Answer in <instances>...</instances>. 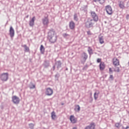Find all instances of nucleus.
<instances>
[{
  "instance_id": "36",
  "label": "nucleus",
  "mask_w": 129,
  "mask_h": 129,
  "mask_svg": "<svg viewBox=\"0 0 129 129\" xmlns=\"http://www.w3.org/2000/svg\"><path fill=\"white\" fill-rule=\"evenodd\" d=\"M55 69H56V66L53 65V67H52V69H51V70H52V71H55Z\"/></svg>"
},
{
  "instance_id": "8",
  "label": "nucleus",
  "mask_w": 129,
  "mask_h": 129,
  "mask_svg": "<svg viewBox=\"0 0 129 129\" xmlns=\"http://www.w3.org/2000/svg\"><path fill=\"white\" fill-rule=\"evenodd\" d=\"M85 27L88 29H89L93 27V23L91 22V21H87L86 23H85Z\"/></svg>"
},
{
  "instance_id": "20",
  "label": "nucleus",
  "mask_w": 129,
  "mask_h": 129,
  "mask_svg": "<svg viewBox=\"0 0 129 129\" xmlns=\"http://www.w3.org/2000/svg\"><path fill=\"white\" fill-rule=\"evenodd\" d=\"M40 50L41 54H44L45 53V47L43 45L40 46Z\"/></svg>"
},
{
  "instance_id": "26",
  "label": "nucleus",
  "mask_w": 129,
  "mask_h": 129,
  "mask_svg": "<svg viewBox=\"0 0 129 129\" xmlns=\"http://www.w3.org/2000/svg\"><path fill=\"white\" fill-rule=\"evenodd\" d=\"M24 48L25 49V52H29V51H30V49L29 48V47L27 46V45H24Z\"/></svg>"
},
{
  "instance_id": "41",
  "label": "nucleus",
  "mask_w": 129,
  "mask_h": 129,
  "mask_svg": "<svg viewBox=\"0 0 129 129\" xmlns=\"http://www.w3.org/2000/svg\"><path fill=\"white\" fill-rule=\"evenodd\" d=\"M125 129H129V126H127Z\"/></svg>"
},
{
  "instance_id": "6",
  "label": "nucleus",
  "mask_w": 129,
  "mask_h": 129,
  "mask_svg": "<svg viewBox=\"0 0 129 129\" xmlns=\"http://www.w3.org/2000/svg\"><path fill=\"white\" fill-rule=\"evenodd\" d=\"M91 15L95 22H97L98 21V16L94 11L91 12Z\"/></svg>"
},
{
  "instance_id": "40",
  "label": "nucleus",
  "mask_w": 129,
  "mask_h": 129,
  "mask_svg": "<svg viewBox=\"0 0 129 129\" xmlns=\"http://www.w3.org/2000/svg\"><path fill=\"white\" fill-rule=\"evenodd\" d=\"M87 33L88 35H92L91 32H90V31H87Z\"/></svg>"
},
{
  "instance_id": "23",
  "label": "nucleus",
  "mask_w": 129,
  "mask_h": 129,
  "mask_svg": "<svg viewBox=\"0 0 129 129\" xmlns=\"http://www.w3.org/2000/svg\"><path fill=\"white\" fill-rule=\"evenodd\" d=\"M51 118L52 119L54 120L56 118V114L54 111L52 112L51 113Z\"/></svg>"
},
{
  "instance_id": "37",
  "label": "nucleus",
  "mask_w": 129,
  "mask_h": 129,
  "mask_svg": "<svg viewBox=\"0 0 129 129\" xmlns=\"http://www.w3.org/2000/svg\"><path fill=\"white\" fill-rule=\"evenodd\" d=\"M115 125L116 127H118V128H119V123H116Z\"/></svg>"
},
{
  "instance_id": "30",
  "label": "nucleus",
  "mask_w": 129,
  "mask_h": 129,
  "mask_svg": "<svg viewBox=\"0 0 129 129\" xmlns=\"http://www.w3.org/2000/svg\"><path fill=\"white\" fill-rule=\"evenodd\" d=\"M94 97L95 100H96V99H97V98H98V94L96 92H95L94 94Z\"/></svg>"
},
{
  "instance_id": "2",
  "label": "nucleus",
  "mask_w": 129,
  "mask_h": 129,
  "mask_svg": "<svg viewBox=\"0 0 129 129\" xmlns=\"http://www.w3.org/2000/svg\"><path fill=\"white\" fill-rule=\"evenodd\" d=\"M0 78L2 81H8L9 79V73H5L1 75Z\"/></svg>"
},
{
  "instance_id": "14",
  "label": "nucleus",
  "mask_w": 129,
  "mask_h": 129,
  "mask_svg": "<svg viewBox=\"0 0 129 129\" xmlns=\"http://www.w3.org/2000/svg\"><path fill=\"white\" fill-rule=\"evenodd\" d=\"M69 27L71 30H74L75 29V23L73 21H71L69 24Z\"/></svg>"
},
{
  "instance_id": "39",
  "label": "nucleus",
  "mask_w": 129,
  "mask_h": 129,
  "mask_svg": "<svg viewBox=\"0 0 129 129\" xmlns=\"http://www.w3.org/2000/svg\"><path fill=\"white\" fill-rule=\"evenodd\" d=\"M109 79H111V80H113L114 79L113 76L112 75H110Z\"/></svg>"
},
{
  "instance_id": "13",
  "label": "nucleus",
  "mask_w": 129,
  "mask_h": 129,
  "mask_svg": "<svg viewBox=\"0 0 129 129\" xmlns=\"http://www.w3.org/2000/svg\"><path fill=\"white\" fill-rule=\"evenodd\" d=\"M55 65L56 66L57 70H59V69L62 67V62L60 60H58L55 62Z\"/></svg>"
},
{
  "instance_id": "34",
  "label": "nucleus",
  "mask_w": 129,
  "mask_h": 129,
  "mask_svg": "<svg viewBox=\"0 0 129 129\" xmlns=\"http://www.w3.org/2000/svg\"><path fill=\"white\" fill-rule=\"evenodd\" d=\"M100 5H103V4H104V3H105V0H101L99 2Z\"/></svg>"
},
{
  "instance_id": "46",
  "label": "nucleus",
  "mask_w": 129,
  "mask_h": 129,
  "mask_svg": "<svg viewBox=\"0 0 129 129\" xmlns=\"http://www.w3.org/2000/svg\"><path fill=\"white\" fill-rule=\"evenodd\" d=\"M26 18H29V15H27V16H26Z\"/></svg>"
},
{
  "instance_id": "12",
  "label": "nucleus",
  "mask_w": 129,
  "mask_h": 129,
  "mask_svg": "<svg viewBox=\"0 0 129 129\" xmlns=\"http://www.w3.org/2000/svg\"><path fill=\"white\" fill-rule=\"evenodd\" d=\"M36 20V17L34 16L32 19L29 21L30 27H34L35 26V20Z\"/></svg>"
},
{
  "instance_id": "31",
  "label": "nucleus",
  "mask_w": 129,
  "mask_h": 129,
  "mask_svg": "<svg viewBox=\"0 0 129 129\" xmlns=\"http://www.w3.org/2000/svg\"><path fill=\"white\" fill-rule=\"evenodd\" d=\"M62 36L63 38H67L68 37H69L70 35L67 33H63L62 34Z\"/></svg>"
},
{
  "instance_id": "4",
  "label": "nucleus",
  "mask_w": 129,
  "mask_h": 129,
  "mask_svg": "<svg viewBox=\"0 0 129 129\" xmlns=\"http://www.w3.org/2000/svg\"><path fill=\"white\" fill-rule=\"evenodd\" d=\"M105 10L108 15H112V8L110 5H108L105 7Z\"/></svg>"
},
{
  "instance_id": "27",
  "label": "nucleus",
  "mask_w": 129,
  "mask_h": 129,
  "mask_svg": "<svg viewBox=\"0 0 129 129\" xmlns=\"http://www.w3.org/2000/svg\"><path fill=\"white\" fill-rule=\"evenodd\" d=\"M119 8H120V9H124V5H123V2H120L119 4Z\"/></svg>"
},
{
  "instance_id": "1",
  "label": "nucleus",
  "mask_w": 129,
  "mask_h": 129,
  "mask_svg": "<svg viewBox=\"0 0 129 129\" xmlns=\"http://www.w3.org/2000/svg\"><path fill=\"white\" fill-rule=\"evenodd\" d=\"M48 39L51 44H54L57 41V36L55 34V30L51 29L48 33Z\"/></svg>"
},
{
  "instance_id": "29",
  "label": "nucleus",
  "mask_w": 129,
  "mask_h": 129,
  "mask_svg": "<svg viewBox=\"0 0 129 129\" xmlns=\"http://www.w3.org/2000/svg\"><path fill=\"white\" fill-rule=\"evenodd\" d=\"M32 86L30 85L29 86V88L30 89H34V88H36V86L35 85H33V83H31Z\"/></svg>"
},
{
  "instance_id": "3",
  "label": "nucleus",
  "mask_w": 129,
  "mask_h": 129,
  "mask_svg": "<svg viewBox=\"0 0 129 129\" xmlns=\"http://www.w3.org/2000/svg\"><path fill=\"white\" fill-rule=\"evenodd\" d=\"M48 16H45L43 19H42V23L44 26H48L49 25V19L48 18Z\"/></svg>"
},
{
  "instance_id": "38",
  "label": "nucleus",
  "mask_w": 129,
  "mask_h": 129,
  "mask_svg": "<svg viewBox=\"0 0 129 129\" xmlns=\"http://www.w3.org/2000/svg\"><path fill=\"white\" fill-rule=\"evenodd\" d=\"M109 74H112L113 71L112 70H111V68H109Z\"/></svg>"
},
{
  "instance_id": "19",
  "label": "nucleus",
  "mask_w": 129,
  "mask_h": 129,
  "mask_svg": "<svg viewBox=\"0 0 129 129\" xmlns=\"http://www.w3.org/2000/svg\"><path fill=\"white\" fill-rule=\"evenodd\" d=\"M88 52L90 55V56H91L93 54V50L92 48H91V47L89 46L88 48Z\"/></svg>"
},
{
  "instance_id": "7",
  "label": "nucleus",
  "mask_w": 129,
  "mask_h": 129,
  "mask_svg": "<svg viewBox=\"0 0 129 129\" xmlns=\"http://www.w3.org/2000/svg\"><path fill=\"white\" fill-rule=\"evenodd\" d=\"M12 101L15 104H19L20 103V98L17 96H14L12 97Z\"/></svg>"
},
{
  "instance_id": "5",
  "label": "nucleus",
  "mask_w": 129,
  "mask_h": 129,
  "mask_svg": "<svg viewBox=\"0 0 129 129\" xmlns=\"http://www.w3.org/2000/svg\"><path fill=\"white\" fill-rule=\"evenodd\" d=\"M42 66H43L44 69H47L50 67V61L48 60H44Z\"/></svg>"
},
{
  "instance_id": "22",
  "label": "nucleus",
  "mask_w": 129,
  "mask_h": 129,
  "mask_svg": "<svg viewBox=\"0 0 129 129\" xmlns=\"http://www.w3.org/2000/svg\"><path fill=\"white\" fill-rule=\"evenodd\" d=\"M75 111H80V106L79 105H76L75 108Z\"/></svg>"
},
{
  "instance_id": "43",
  "label": "nucleus",
  "mask_w": 129,
  "mask_h": 129,
  "mask_svg": "<svg viewBox=\"0 0 129 129\" xmlns=\"http://www.w3.org/2000/svg\"><path fill=\"white\" fill-rule=\"evenodd\" d=\"M100 1H101V0H96V2H100Z\"/></svg>"
},
{
  "instance_id": "44",
  "label": "nucleus",
  "mask_w": 129,
  "mask_h": 129,
  "mask_svg": "<svg viewBox=\"0 0 129 129\" xmlns=\"http://www.w3.org/2000/svg\"><path fill=\"white\" fill-rule=\"evenodd\" d=\"M66 70L67 71L68 70V68H67L66 69Z\"/></svg>"
},
{
  "instance_id": "24",
  "label": "nucleus",
  "mask_w": 129,
  "mask_h": 129,
  "mask_svg": "<svg viewBox=\"0 0 129 129\" xmlns=\"http://www.w3.org/2000/svg\"><path fill=\"white\" fill-rule=\"evenodd\" d=\"M54 77L56 80L58 81L59 77H60V74H59V73H57L55 75Z\"/></svg>"
},
{
  "instance_id": "17",
  "label": "nucleus",
  "mask_w": 129,
  "mask_h": 129,
  "mask_svg": "<svg viewBox=\"0 0 129 129\" xmlns=\"http://www.w3.org/2000/svg\"><path fill=\"white\" fill-rule=\"evenodd\" d=\"M70 119L71 122H72V123H76V119H75L74 115H71L70 117Z\"/></svg>"
},
{
  "instance_id": "11",
  "label": "nucleus",
  "mask_w": 129,
  "mask_h": 129,
  "mask_svg": "<svg viewBox=\"0 0 129 129\" xmlns=\"http://www.w3.org/2000/svg\"><path fill=\"white\" fill-rule=\"evenodd\" d=\"M10 35L11 38H14L15 37V30H14V28L12 26L10 27Z\"/></svg>"
},
{
  "instance_id": "45",
  "label": "nucleus",
  "mask_w": 129,
  "mask_h": 129,
  "mask_svg": "<svg viewBox=\"0 0 129 129\" xmlns=\"http://www.w3.org/2000/svg\"><path fill=\"white\" fill-rule=\"evenodd\" d=\"M95 3H96V0H93Z\"/></svg>"
},
{
  "instance_id": "35",
  "label": "nucleus",
  "mask_w": 129,
  "mask_h": 129,
  "mask_svg": "<svg viewBox=\"0 0 129 129\" xmlns=\"http://www.w3.org/2000/svg\"><path fill=\"white\" fill-rule=\"evenodd\" d=\"M97 63H101V58H98L97 59Z\"/></svg>"
},
{
  "instance_id": "25",
  "label": "nucleus",
  "mask_w": 129,
  "mask_h": 129,
  "mask_svg": "<svg viewBox=\"0 0 129 129\" xmlns=\"http://www.w3.org/2000/svg\"><path fill=\"white\" fill-rule=\"evenodd\" d=\"M99 39L100 44H103V43H104V41L103 40V36L99 37Z\"/></svg>"
},
{
  "instance_id": "32",
  "label": "nucleus",
  "mask_w": 129,
  "mask_h": 129,
  "mask_svg": "<svg viewBox=\"0 0 129 129\" xmlns=\"http://www.w3.org/2000/svg\"><path fill=\"white\" fill-rule=\"evenodd\" d=\"M29 125L30 129H34V124L31 123L29 124Z\"/></svg>"
},
{
  "instance_id": "10",
  "label": "nucleus",
  "mask_w": 129,
  "mask_h": 129,
  "mask_svg": "<svg viewBox=\"0 0 129 129\" xmlns=\"http://www.w3.org/2000/svg\"><path fill=\"white\" fill-rule=\"evenodd\" d=\"M85 129H95V123L92 122L89 125L87 126Z\"/></svg>"
},
{
  "instance_id": "33",
  "label": "nucleus",
  "mask_w": 129,
  "mask_h": 129,
  "mask_svg": "<svg viewBox=\"0 0 129 129\" xmlns=\"http://www.w3.org/2000/svg\"><path fill=\"white\" fill-rule=\"evenodd\" d=\"M114 72H119V67H116L115 69L114 70Z\"/></svg>"
},
{
  "instance_id": "48",
  "label": "nucleus",
  "mask_w": 129,
  "mask_h": 129,
  "mask_svg": "<svg viewBox=\"0 0 129 129\" xmlns=\"http://www.w3.org/2000/svg\"><path fill=\"white\" fill-rule=\"evenodd\" d=\"M63 104H62V105H63Z\"/></svg>"
},
{
  "instance_id": "47",
  "label": "nucleus",
  "mask_w": 129,
  "mask_h": 129,
  "mask_svg": "<svg viewBox=\"0 0 129 129\" xmlns=\"http://www.w3.org/2000/svg\"><path fill=\"white\" fill-rule=\"evenodd\" d=\"M95 54H97V53L96 52V53H95Z\"/></svg>"
},
{
  "instance_id": "18",
  "label": "nucleus",
  "mask_w": 129,
  "mask_h": 129,
  "mask_svg": "<svg viewBox=\"0 0 129 129\" xmlns=\"http://www.w3.org/2000/svg\"><path fill=\"white\" fill-rule=\"evenodd\" d=\"M87 5L82 6L80 8V11H82L83 12H84V13L87 12Z\"/></svg>"
},
{
  "instance_id": "28",
  "label": "nucleus",
  "mask_w": 129,
  "mask_h": 129,
  "mask_svg": "<svg viewBox=\"0 0 129 129\" xmlns=\"http://www.w3.org/2000/svg\"><path fill=\"white\" fill-rule=\"evenodd\" d=\"M74 20L76 22L78 21V16H77V14H75L74 16Z\"/></svg>"
},
{
  "instance_id": "21",
  "label": "nucleus",
  "mask_w": 129,
  "mask_h": 129,
  "mask_svg": "<svg viewBox=\"0 0 129 129\" xmlns=\"http://www.w3.org/2000/svg\"><path fill=\"white\" fill-rule=\"evenodd\" d=\"M82 55L83 57V60H84V61H86V60H87V58H88V55H87V53L86 52H83Z\"/></svg>"
},
{
  "instance_id": "9",
  "label": "nucleus",
  "mask_w": 129,
  "mask_h": 129,
  "mask_svg": "<svg viewBox=\"0 0 129 129\" xmlns=\"http://www.w3.org/2000/svg\"><path fill=\"white\" fill-rule=\"evenodd\" d=\"M45 94L48 96H51L53 94V90L51 88H47L45 91Z\"/></svg>"
},
{
  "instance_id": "42",
  "label": "nucleus",
  "mask_w": 129,
  "mask_h": 129,
  "mask_svg": "<svg viewBox=\"0 0 129 129\" xmlns=\"http://www.w3.org/2000/svg\"><path fill=\"white\" fill-rule=\"evenodd\" d=\"M30 62H32V58H29Z\"/></svg>"
},
{
  "instance_id": "16",
  "label": "nucleus",
  "mask_w": 129,
  "mask_h": 129,
  "mask_svg": "<svg viewBox=\"0 0 129 129\" xmlns=\"http://www.w3.org/2000/svg\"><path fill=\"white\" fill-rule=\"evenodd\" d=\"M113 64L114 65L115 67L118 66V65H119V60L116 58L115 60L113 61Z\"/></svg>"
},
{
  "instance_id": "15",
  "label": "nucleus",
  "mask_w": 129,
  "mask_h": 129,
  "mask_svg": "<svg viewBox=\"0 0 129 129\" xmlns=\"http://www.w3.org/2000/svg\"><path fill=\"white\" fill-rule=\"evenodd\" d=\"M100 70L101 71H103L105 69V64H104V62H102L99 64Z\"/></svg>"
}]
</instances>
